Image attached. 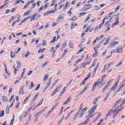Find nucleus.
I'll use <instances>...</instances> for the list:
<instances>
[{
    "label": "nucleus",
    "instance_id": "nucleus-1",
    "mask_svg": "<svg viewBox=\"0 0 125 125\" xmlns=\"http://www.w3.org/2000/svg\"><path fill=\"white\" fill-rule=\"evenodd\" d=\"M114 108H115V106H113L112 108L109 109V112L107 113L106 115V118H109V116H112V115H113L112 113H116V112L118 111V109H119V108H118V106L114 110Z\"/></svg>",
    "mask_w": 125,
    "mask_h": 125
},
{
    "label": "nucleus",
    "instance_id": "nucleus-2",
    "mask_svg": "<svg viewBox=\"0 0 125 125\" xmlns=\"http://www.w3.org/2000/svg\"><path fill=\"white\" fill-rule=\"evenodd\" d=\"M119 83H120V79H118L114 83V85L111 87L109 91H110L111 92H112V91H116V89H117V87H118V85H119Z\"/></svg>",
    "mask_w": 125,
    "mask_h": 125
},
{
    "label": "nucleus",
    "instance_id": "nucleus-3",
    "mask_svg": "<svg viewBox=\"0 0 125 125\" xmlns=\"http://www.w3.org/2000/svg\"><path fill=\"white\" fill-rule=\"evenodd\" d=\"M92 8V5L90 4H86L83 5L82 9H81V11H86L87 10H89Z\"/></svg>",
    "mask_w": 125,
    "mask_h": 125
},
{
    "label": "nucleus",
    "instance_id": "nucleus-4",
    "mask_svg": "<svg viewBox=\"0 0 125 125\" xmlns=\"http://www.w3.org/2000/svg\"><path fill=\"white\" fill-rule=\"evenodd\" d=\"M125 87V80L122 81L121 83L120 87L118 88V89L115 92L114 94H118L120 91H122L123 90V88Z\"/></svg>",
    "mask_w": 125,
    "mask_h": 125
},
{
    "label": "nucleus",
    "instance_id": "nucleus-5",
    "mask_svg": "<svg viewBox=\"0 0 125 125\" xmlns=\"http://www.w3.org/2000/svg\"><path fill=\"white\" fill-rule=\"evenodd\" d=\"M97 109V105H93L92 107L91 108L90 110H89L88 113L89 114V116L90 115H92L95 112V110Z\"/></svg>",
    "mask_w": 125,
    "mask_h": 125
},
{
    "label": "nucleus",
    "instance_id": "nucleus-6",
    "mask_svg": "<svg viewBox=\"0 0 125 125\" xmlns=\"http://www.w3.org/2000/svg\"><path fill=\"white\" fill-rule=\"evenodd\" d=\"M91 58L89 59V57H88V55H87L84 60V63H86L87 65H89V64L91 63Z\"/></svg>",
    "mask_w": 125,
    "mask_h": 125
},
{
    "label": "nucleus",
    "instance_id": "nucleus-7",
    "mask_svg": "<svg viewBox=\"0 0 125 125\" xmlns=\"http://www.w3.org/2000/svg\"><path fill=\"white\" fill-rule=\"evenodd\" d=\"M91 77V75L89 74L87 75V77L86 78H85L83 82H82L80 84V86H82V85H85V82H86V81H87V80H88V79H89V78H90Z\"/></svg>",
    "mask_w": 125,
    "mask_h": 125
},
{
    "label": "nucleus",
    "instance_id": "nucleus-8",
    "mask_svg": "<svg viewBox=\"0 0 125 125\" xmlns=\"http://www.w3.org/2000/svg\"><path fill=\"white\" fill-rule=\"evenodd\" d=\"M53 40H52L49 42L50 44H52V43H54L55 42H57L59 39H60V36L59 35H57V38L56 39V37H53Z\"/></svg>",
    "mask_w": 125,
    "mask_h": 125
},
{
    "label": "nucleus",
    "instance_id": "nucleus-9",
    "mask_svg": "<svg viewBox=\"0 0 125 125\" xmlns=\"http://www.w3.org/2000/svg\"><path fill=\"white\" fill-rule=\"evenodd\" d=\"M87 109H88V107H85L83 110H82L81 113H80V116H79L80 119H81V118H82V117H83V115H84V113H85V112H86V111H87Z\"/></svg>",
    "mask_w": 125,
    "mask_h": 125
},
{
    "label": "nucleus",
    "instance_id": "nucleus-10",
    "mask_svg": "<svg viewBox=\"0 0 125 125\" xmlns=\"http://www.w3.org/2000/svg\"><path fill=\"white\" fill-rule=\"evenodd\" d=\"M103 38H104V35H102L100 36L99 38L96 39V40H95L93 42V45H94V44H95V43H96V42H97V41H101V40H102V39H103Z\"/></svg>",
    "mask_w": 125,
    "mask_h": 125
},
{
    "label": "nucleus",
    "instance_id": "nucleus-11",
    "mask_svg": "<svg viewBox=\"0 0 125 125\" xmlns=\"http://www.w3.org/2000/svg\"><path fill=\"white\" fill-rule=\"evenodd\" d=\"M59 89H60V86H58V87L56 88L53 91L52 93L51 94V97H52V96H54V95H56V93L59 91Z\"/></svg>",
    "mask_w": 125,
    "mask_h": 125
},
{
    "label": "nucleus",
    "instance_id": "nucleus-12",
    "mask_svg": "<svg viewBox=\"0 0 125 125\" xmlns=\"http://www.w3.org/2000/svg\"><path fill=\"white\" fill-rule=\"evenodd\" d=\"M56 11L55 9L52 11H48L44 13V16H46V15H50V14H53L54 13H55Z\"/></svg>",
    "mask_w": 125,
    "mask_h": 125
},
{
    "label": "nucleus",
    "instance_id": "nucleus-13",
    "mask_svg": "<svg viewBox=\"0 0 125 125\" xmlns=\"http://www.w3.org/2000/svg\"><path fill=\"white\" fill-rule=\"evenodd\" d=\"M43 7L44 10L46 9V8L48 7V4H45L44 7L42 6L41 7H40L38 11V13H41L42 12V11L43 9Z\"/></svg>",
    "mask_w": 125,
    "mask_h": 125
},
{
    "label": "nucleus",
    "instance_id": "nucleus-14",
    "mask_svg": "<svg viewBox=\"0 0 125 125\" xmlns=\"http://www.w3.org/2000/svg\"><path fill=\"white\" fill-rule=\"evenodd\" d=\"M112 65H114L113 62H110L108 63L107 64H105L104 66V68L106 69V70H109V69H110V66H112Z\"/></svg>",
    "mask_w": 125,
    "mask_h": 125
},
{
    "label": "nucleus",
    "instance_id": "nucleus-15",
    "mask_svg": "<svg viewBox=\"0 0 125 125\" xmlns=\"http://www.w3.org/2000/svg\"><path fill=\"white\" fill-rule=\"evenodd\" d=\"M72 100V97L69 96L67 100L64 101L62 104V105H67L68 103H70L71 102V101Z\"/></svg>",
    "mask_w": 125,
    "mask_h": 125
},
{
    "label": "nucleus",
    "instance_id": "nucleus-16",
    "mask_svg": "<svg viewBox=\"0 0 125 125\" xmlns=\"http://www.w3.org/2000/svg\"><path fill=\"white\" fill-rule=\"evenodd\" d=\"M100 65V63L98 62L97 63V65L94 68V71L93 73V76H95V75L96 74V71H97L98 70V68H99Z\"/></svg>",
    "mask_w": 125,
    "mask_h": 125
},
{
    "label": "nucleus",
    "instance_id": "nucleus-17",
    "mask_svg": "<svg viewBox=\"0 0 125 125\" xmlns=\"http://www.w3.org/2000/svg\"><path fill=\"white\" fill-rule=\"evenodd\" d=\"M93 30H94V28H90V27L89 26H88L86 28L84 32H85V33H88V32H89V33H91V32H92V31H93Z\"/></svg>",
    "mask_w": 125,
    "mask_h": 125
},
{
    "label": "nucleus",
    "instance_id": "nucleus-18",
    "mask_svg": "<svg viewBox=\"0 0 125 125\" xmlns=\"http://www.w3.org/2000/svg\"><path fill=\"white\" fill-rule=\"evenodd\" d=\"M3 64L5 67V72L6 74H7V75H8V76H10V73L8 72V71H7V66L6 65V63H5V62H3Z\"/></svg>",
    "mask_w": 125,
    "mask_h": 125
},
{
    "label": "nucleus",
    "instance_id": "nucleus-19",
    "mask_svg": "<svg viewBox=\"0 0 125 125\" xmlns=\"http://www.w3.org/2000/svg\"><path fill=\"white\" fill-rule=\"evenodd\" d=\"M34 2V0H32L30 2L28 1L26 3V4L23 7L22 9H26L27 7H28V5H30L31 3H33Z\"/></svg>",
    "mask_w": 125,
    "mask_h": 125
},
{
    "label": "nucleus",
    "instance_id": "nucleus-20",
    "mask_svg": "<svg viewBox=\"0 0 125 125\" xmlns=\"http://www.w3.org/2000/svg\"><path fill=\"white\" fill-rule=\"evenodd\" d=\"M119 42L118 41H115L112 42L110 45L111 48H113V47H115V45H117V44H119Z\"/></svg>",
    "mask_w": 125,
    "mask_h": 125
},
{
    "label": "nucleus",
    "instance_id": "nucleus-21",
    "mask_svg": "<svg viewBox=\"0 0 125 125\" xmlns=\"http://www.w3.org/2000/svg\"><path fill=\"white\" fill-rule=\"evenodd\" d=\"M111 39V37L108 36L106 38V41L104 43V45H107L110 42V39Z\"/></svg>",
    "mask_w": 125,
    "mask_h": 125
},
{
    "label": "nucleus",
    "instance_id": "nucleus-22",
    "mask_svg": "<svg viewBox=\"0 0 125 125\" xmlns=\"http://www.w3.org/2000/svg\"><path fill=\"white\" fill-rule=\"evenodd\" d=\"M120 24V21H119V18H116V21L112 25V28H114L115 26H118V24Z\"/></svg>",
    "mask_w": 125,
    "mask_h": 125
},
{
    "label": "nucleus",
    "instance_id": "nucleus-23",
    "mask_svg": "<svg viewBox=\"0 0 125 125\" xmlns=\"http://www.w3.org/2000/svg\"><path fill=\"white\" fill-rule=\"evenodd\" d=\"M98 86V82H96L94 83L93 87H92V92H93V91H94V90H95V89L96 88L97 86Z\"/></svg>",
    "mask_w": 125,
    "mask_h": 125
},
{
    "label": "nucleus",
    "instance_id": "nucleus-24",
    "mask_svg": "<svg viewBox=\"0 0 125 125\" xmlns=\"http://www.w3.org/2000/svg\"><path fill=\"white\" fill-rule=\"evenodd\" d=\"M88 88V86H85L84 88L78 94L79 96H80V95H82V94H83V93L84 92V91H86V90Z\"/></svg>",
    "mask_w": 125,
    "mask_h": 125
},
{
    "label": "nucleus",
    "instance_id": "nucleus-25",
    "mask_svg": "<svg viewBox=\"0 0 125 125\" xmlns=\"http://www.w3.org/2000/svg\"><path fill=\"white\" fill-rule=\"evenodd\" d=\"M67 87H64L62 91L61 92V93L59 95V97H61L62 96V95H63V94H64V93H65V91H66V89H67Z\"/></svg>",
    "mask_w": 125,
    "mask_h": 125
},
{
    "label": "nucleus",
    "instance_id": "nucleus-26",
    "mask_svg": "<svg viewBox=\"0 0 125 125\" xmlns=\"http://www.w3.org/2000/svg\"><path fill=\"white\" fill-rule=\"evenodd\" d=\"M21 17V16H20L18 18V20L14 21L12 23V24L11 25V27H14V26L15 25V24H16V23H18V22H19V21H20V20L19 19Z\"/></svg>",
    "mask_w": 125,
    "mask_h": 125
},
{
    "label": "nucleus",
    "instance_id": "nucleus-27",
    "mask_svg": "<svg viewBox=\"0 0 125 125\" xmlns=\"http://www.w3.org/2000/svg\"><path fill=\"white\" fill-rule=\"evenodd\" d=\"M39 95H40V93H38L36 95H35L34 97V99H33L31 101V102L33 103L34 102H35V101H36V100H37V99H38V98L39 97Z\"/></svg>",
    "mask_w": 125,
    "mask_h": 125
},
{
    "label": "nucleus",
    "instance_id": "nucleus-28",
    "mask_svg": "<svg viewBox=\"0 0 125 125\" xmlns=\"http://www.w3.org/2000/svg\"><path fill=\"white\" fill-rule=\"evenodd\" d=\"M90 16H91V14H89V15H88V16L85 19L83 23H86V22H87V21H88V20L90 19Z\"/></svg>",
    "mask_w": 125,
    "mask_h": 125
},
{
    "label": "nucleus",
    "instance_id": "nucleus-29",
    "mask_svg": "<svg viewBox=\"0 0 125 125\" xmlns=\"http://www.w3.org/2000/svg\"><path fill=\"white\" fill-rule=\"evenodd\" d=\"M31 97V95H29L28 96H27L25 99L22 102V104L23 105H25V104H26V101H28V100H29V99H30V98Z\"/></svg>",
    "mask_w": 125,
    "mask_h": 125
},
{
    "label": "nucleus",
    "instance_id": "nucleus-30",
    "mask_svg": "<svg viewBox=\"0 0 125 125\" xmlns=\"http://www.w3.org/2000/svg\"><path fill=\"white\" fill-rule=\"evenodd\" d=\"M122 100H123V99H120L117 100L116 102H115V103L114 104V107L118 106V105H119V104H120V103H121V102H122Z\"/></svg>",
    "mask_w": 125,
    "mask_h": 125
},
{
    "label": "nucleus",
    "instance_id": "nucleus-31",
    "mask_svg": "<svg viewBox=\"0 0 125 125\" xmlns=\"http://www.w3.org/2000/svg\"><path fill=\"white\" fill-rule=\"evenodd\" d=\"M74 111L75 110H72L69 113L67 114V116L65 117V120H67V119H69V118L71 117V115H72V113H74Z\"/></svg>",
    "mask_w": 125,
    "mask_h": 125
},
{
    "label": "nucleus",
    "instance_id": "nucleus-32",
    "mask_svg": "<svg viewBox=\"0 0 125 125\" xmlns=\"http://www.w3.org/2000/svg\"><path fill=\"white\" fill-rule=\"evenodd\" d=\"M67 52H68V50H64V51H63V54H62L61 55V59L64 58V57H65V56L66 55V54H67Z\"/></svg>",
    "mask_w": 125,
    "mask_h": 125
},
{
    "label": "nucleus",
    "instance_id": "nucleus-33",
    "mask_svg": "<svg viewBox=\"0 0 125 125\" xmlns=\"http://www.w3.org/2000/svg\"><path fill=\"white\" fill-rule=\"evenodd\" d=\"M116 53H122L123 52V48H116Z\"/></svg>",
    "mask_w": 125,
    "mask_h": 125
},
{
    "label": "nucleus",
    "instance_id": "nucleus-34",
    "mask_svg": "<svg viewBox=\"0 0 125 125\" xmlns=\"http://www.w3.org/2000/svg\"><path fill=\"white\" fill-rule=\"evenodd\" d=\"M80 113H81L80 110H79L77 112V113L74 116V120H76L77 119V118H78L79 115H81V114H80Z\"/></svg>",
    "mask_w": 125,
    "mask_h": 125
},
{
    "label": "nucleus",
    "instance_id": "nucleus-35",
    "mask_svg": "<svg viewBox=\"0 0 125 125\" xmlns=\"http://www.w3.org/2000/svg\"><path fill=\"white\" fill-rule=\"evenodd\" d=\"M58 105H59V102L57 103L54 105H53V107L51 108V109H50V110H51L52 112H53V110H55L56 107H57Z\"/></svg>",
    "mask_w": 125,
    "mask_h": 125
},
{
    "label": "nucleus",
    "instance_id": "nucleus-36",
    "mask_svg": "<svg viewBox=\"0 0 125 125\" xmlns=\"http://www.w3.org/2000/svg\"><path fill=\"white\" fill-rule=\"evenodd\" d=\"M100 98H101V96H99L98 98H95L93 102V104L94 105H95V104H96V103H97V102H98V100H99Z\"/></svg>",
    "mask_w": 125,
    "mask_h": 125
},
{
    "label": "nucleus",
    "instance_id": "nucleus-37",
    "mask_svg": "<svg viewBox=\"0 0 125 125\" xmlns=\"http://www.w3.org/2000/svg\"><path fill=\"white\" fill-rule=\"evenodd\" d=\"M25 72H26V69L23 68V71L21 73V79H23L24 78V75Z\"/></svg>",
    "mask_w": 125,
    "mask_h": 125
},
{
    "label": "nucleus",
    "instance_id": "nucleus-38",
    "mask_svg": "<svg viewBox=\"0 0 125 125\" xmlns=\"http://www.w3.org/2000/svg\"><path fill=\"white\" fill-rule=\"evenodd\" d=\"M36 16H37V14H33L32 18H30V22H32L33 21H34V20H35V19H36Z\"/></svg>",
    "mask_w": 125,
    "mask_h": 125
},
{
    "label": "nucleus",
    "instance_id": "nucleus-39",
    "mask_svg": "<svg viewBox=\"0 0 125 125\" xmlns=\"http://www.w3.org/2000/svg\"><path fill=\"white\" fill-rule=\"evenodd\" d=\"M24 90L23 89V87L21 88L20 89V91H19V94L20 95L21 94V95H24Z\"/></svg>",
    "mask_w": 125,
    "mask_h": 125
},
{
    "label": "nucleus",
    "instance_id": "nucleus-40",
    "mask_svg": "<svg viewBox=\"0 0 125 125\" xmlns=\"http://www.w3.org/2000/svg\"><path fill=\"white\" fill-rule=\"evenodd\" d=\"M94 51H95V53H94V54L93 55V57H95L96 56H97V55L98 54V49H96L95 48Z\"/></svg>",
    "mask_w": 125,
    "mask_h": 125
},
{
    "label": "nucleus",
    "instance_id": "nucleus-41",
    "mask_svg": "<svg viewBox=\"0 0 125 125\" xmlns=\"http://www.w3.org/2000/svg\"><path fill=\"white\" fill-rule=\"evenodd\" d=\"M86 65H87V64L85 63V62L82 63L81 64V66H82L79 67V68L83 69V68H84V69H85V66H86Z\"/></svg>",
    "mask_w": 125,
    "mask_h": 125
},
{
    "label": "nucleus",
    "instance_id": "nucleus-42",
    "mask_svg": "<svg viewBox=\"0 0 125 125\" xmlns=\"http://www.w3.org/2000/svg\"><path fill=\"white\" fill-rule=\"evenodd\" d=\"M86 14H87V13L83 12L79 13L78 14V16L79 17H82V16H83V15H86Z\"/></svg>",
    "mask_w": 125,
    "mask_h": 125
},
{
    "label": "nucleus",
    "instance_id": "nucleus-43",
    "mask_svg": "<svg viewBox=\"0 0 125 125\" xmlns=\"http://www.w3.org/2000/svg\"><path fill=\"white\" fill-rule=\"evenodd\" d=\"M103 26H101V24L99 25V26H96L95 27L94 31H97V30H101V28Z\"/></svg>",
    "mask_w": 125,
    "mask_h": 125
},
{
    "label": "nucleus",
    "instance_id": "nucleus-44",
    "mask_svg": "<svg viewBox=\"0 0 125 125\" xmlns=\"http://www.w3.org/2000/svg\"><path fill=\"white\" fill-rule=\"evenodd\" d=\"M71 10H73V7H71L69 11L67 13L69 16H72V14H73V12H71Z\"/></svg>",
    "mask_w": 125,
    "mask_h": 125
},
{
    "label": "nucleus",
    "instance_id": "nucleus-45",
    "mask_svg": "<svg viewBox=\"0 0 125 125\" xmlns=\"http://www.w3.org/2000/svg\"><path fill=\"white\" fill-rule=\"evenodd\" d=\"M112 18H111V19H110V20L107 21L105 22V25H104L105 27H106V26H110L109 23L111 22V21L112 20Z\"/></svg>",
    "mask_w": 125,
    "mask_h": 125
},
{
    "label": "nucleus",
    "instance_id": "nucleus-46",
    "mask_svg": "<svg viewBox=\"0 0 125 125\" xmlns=\"http://www.w3.org/2000/svg\"><path fill=\"white\" fill-rule=\"evenodd\" d=\"M77 26H78V24L75 23L74 24L72 23L71 24L70 29L73 30V29H74V28H75V27H77Z\"/></svg>",
    "mask_w": 125,
    "mask_h": 125
},
{
    "label": "nucleus",
    "instance_id": "nucleus-47",
    "mask_svg": "<svg viewBox=\"0 0 125 125\" xmlns=\"http://www.w3.org/2000/svg\"><path fill=\"white\" fill-rule=\"evenodd\" d=\"M52 113V111L51 110H49L48 113H47V114L46 115V116H45V118L46 119H47V118H48V117H49V116H50V113Z\"/></svg>",
    "mask_w": 125,
    "mask_h": 125
},
{
    "label": "nucleus",
    "instance_id": "nucleus-48",
    "mask_svg": "<svg viewBox=\"0 0 125 125\" xmlns=\"http://www.w3.org/2000/svg\"><path fill=\"white\" fill-rule=\"evenodd\" d=\"M105 20H108V19H106V17L104 18L102 22L100 24L103 27V25H104L105 23Z\"/></svg>",
    "mask_w": 125,
    "mask_h": 125
},
{
    "label": "nucleus",
    "instance_id": "nucleus-49",
    "mask_svg": "<svg viewBox=\"0 0 125 125\" xmlns=\"http://www.w3.org/2000/svg\"><path fill=\"white\" fill-rule=\"evenodd\" d=\"M66 46H67V42H63L62 45L61 46L62 48H65Z\"/></svg>",
    "mask_w": 125,
    "mask_h": 125
},
{
    "label": "nucleus",
    "instance_id": "nucleus-50",
    "mask_svg": "<svg viewBox=\"0 0 125 125\" xmlns=\"http://www.w3.org/2000/svg\"><path fill=\"white\" fill-rule=\"evenodd\" d=\"M30 13H31V11H27L23 14V16H27V15H30Z\"/></svg>",
    "mask_w": 125,
    "mask_h": 125
},
{
    "label": "nucleus",
    "instance_id": "nucleus-51",
    "mask_svg": "<svg viewBox=\"0 0 125 125\" xmlns=\"http://www.w3.org/2000/svg\"><path fill=\"white\" fill-rule=\"evenodd\" d=\"M78 18L76 16H73L71 19L70 20V21H76L78 20Z\"/></svg>",
    "mask_w": 125,
    "mask_h": 125
},
{
    "label": "nucleus",
    "instance_id": "nucleus-52",
    "mask_svg": "<svg viewBox=\"0 0 125 125\" xmlns=\"http://www.w3.org/2000/svg\"><path fill=\"white\" fill-rule=\"evenodd\" d=\"M4 116V110H1L0 111V118H2Z\"/></svg>",
    "mask_w": 125,
    "mask_h": 125
},
{
    "label": "nucleus",
    "instance_id": "nucleus-53",
    "mask_svg": "<svg viewBox=\"0 0 125 125\" xmlns=\"http://www.w3.org/2000/svg\"><path fill=\"white\" fill-rule=\"evenodd\" d=\"M10 57L11 58H15V55L13 54V51L12 50H10Z\"/></svg>",
    "mask_w": 125,
    "mask_h": 125
},
{
    "label": "nucleus",
    "instance_id": "nucleus-54",
    "mask_svg": "<svg viewBox=\"0 0 125 125\" xmlns=\"http://www.w3.org/2000/svg\"><path fill=\"white\" fill-rule=\"evenodd\" d=\"M69 46L70 48H74V43H73L72 42H69Z\"/></svg>",
    "mask_w": 125,
    "mask_h": 125
},
{
    "label": "nucleus",
    "instance_id": "nucleus-55",
    "mask_svg": "<svg viewBox=\"0 0 125 125\" xmlns=\"http://www.w3.org/2000/svg\"><path fill=\"white\" fill-rule=\"evenodd\" d=\"M125 100H123L122 101V102H121L120 105H118V106H117L118 108H119L120 107H122V106H123V105H125Z\"/></svg>",
    "mask_w": 125,
    "mask_h": 125
},
{
    "label": "nucleus",
    "instance_id": "nucleus-56",
    "mask_svg": "<svg viewBox=\"0 0 125 125\" xmlns=\"http://www.w3.org/2000/svg\"><path fill=\"white\" fill-rule=\"evenodd\" d=\"M113 81H114L113 79H111L107 83V84L106 85V86H109V85H110V84L113 82Z\"/></svg>",
    "mask_w": 125,
    "mask_h": 125
},
{
    "label": "nucleus",
    "instance_id": "nucleus-57",
    "mask_svg": "<svg viewBox=\"0 0 125 125\" xmlns=\"http://www.w3.org/2000/svg\"><path fill=\"white\" fill-rule=\"evenodd\" d=\"M34 82H31V84L29 86V89H32V88H33V87H34Z\"/></svg>",
    "mask_w": 125,
    "mask_h": 125
},
{
    "label": "nucleus",
    "instance_id": "nucleus-58",
    "mask_svg": "<svg viewBox=\"0 0 125 125\" xmlns=\"http://www.w3.org/2000/svg\"><path fill=\"white\" fill-rule=\"evenodd\" d=\"M2 100L4 102H7V98L6 96H3L2 97Z\"/></svg>",
    "mask_w": 125,
    "mask_h": 125
},
{
    "label": "nucleus",
    "instance_id": "nucleus-59",
    "mask_svg": "<svg viewBox=\"0 0 125 125\" xmlns=\"http://www.w3.org/2000/svg\"><path fill=\"white\" fill-rule=\"evenodd\" d=\"M48 79V74L45 75L43 79V82H46V81Z\"/></svg>",
    "mask_w": 125,
    "mask_h": 125
},
{
    "label": "nucleus",
    "instance_id": "nucleus-60",
    "mask_svg": "<svg viewBox=\"0 0 125 125\" xmlns=\"http://www.w3.org/2000/svg\"><path fill=\"white\" fill-rule=\"evenodd\" d=\"M42 111H39V112H38L37 113H36V117H39V116H41V115H42Z\"/></svg>",
    "mask_w": 125,
    "mask_h": 125
},
{
    "label": "nucleus",
    "instance_id": "nucleus-61",
    "mask_svg": "<svg viewBox=\"0 0 125 125\" xmlns=\"http://www.w3.org/2000/svg\"><path fill=\"white\" fill-rule=\"evenodd\" d=\"M82 52H83V49H81L80 50H79L77 52V54H81V53H82Z\"/></svg>",
    "mask_w": 125,
    "mask_h": 125
},
{
    "label": "nucleus",
    "instance_id": "nucleus-62",
    "mask_svg": "<svg viewBox=\"0 0 125 125\" xmlns=\"http://www.w3.org/2000/svg\"><path fill=\"white\" fill-rule=\"evenodd\" d=\"M121 65H123V62H119V63L115 66V67H116V68H118V67H119V66H121Z\"/></svg>",
    "mask_w": 125,
    "mask_h": 125
},
{
    "label": "nucleus",
    "instance_id": "nucleus-63",
    "mask_svg": "<svg viewBox=\"0 0 125 125\" xmlns=\"http://www.w3.org/2000/svg\"><path fill=\"white\" fill-rule=\"evenodd\" d=\"M47 64H48V62L47 61H45V62L42 65V68H44V67H45L46 65H47Z\"/></svg>",
    "mask_w": 125,
    "mask_h": 125
},
{
    "label": "nucleus",
    "instance_id": "nucleus-64",
    "mask_svg": "<svg viewBox=\"0 0 125 125\" xmlns=\"http://www.w3.org/2000/svg\"><path fill=\"white\" fill-rule=\"evenodd\" d=\"M36 5H37V4L36 3H34L32 4V6L30 7V9H34L35 7H36Z\"/></svg>",
    "mask_w": 125,
    "mask_h": 125
}]
</instances>
